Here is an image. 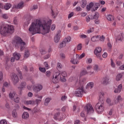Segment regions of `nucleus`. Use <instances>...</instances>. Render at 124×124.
I'll list each match as a JSON object with an SVG mask.
<instances>
[{"label": "nucleus", "instance_id": "f257e3e1", "mask_svg": "<svg viewBox=\"0 0 124 124\" xmlns=\"http://www.w3.org/2000/svg\"><path fill=\"white\" fill-rule=\"evenodd\" d=\"M52 20L49 18H45L42 20L37 19L34 22L31 23L29 31L32 35L36 33L46 34L49 33L51 31Z\"/></svg>", "mask_w": 124, "mask_h": 124}, {"label": "nucleus", "instance_id": "a19ab883", "mask_svg": "<svg viewBox=\"0 0 124 124\" xmlns=\"http://www.w3.org/2000/svg\"><path fill=\"white\" fill-rule=\"evenodd\" d=\"M98 18H99V14L98 12H96L93 16V19H97Z\"/></svg>", "mask_w": 124, "mask_h": 124}, {"label": "nucleus", "instance_id": "2f4dec72", "mask_svg": "<svg viewBox=\"0 0 124 124\" xmlns=\"http://www.w3.org/2000/svg\"><path fill=\"white\" fill-rule=\"evenodd\" d=\"M123 77V74L120 73V74H118L116 77V81H120L121 80V79H122V78Z\"/></svg>", "mask_w": 124, "mask_h": 124}, {"label": "nucleus", "instance_id": "0eeeda50", "mask_svg": "<svg viewBox=\"0 0 124 124\" xmlns=\"http://www.w3.org/2000/svg\"><path fill=\"white\" fill-rule=\"evenodd\" d=\"M99 6H100V3H93V2H91L87 5L86 9L87 11H90V10H91V11H92L93 12V11H96V10H97Z\"/></svg>", "mask_w": 124, "mask_h": 124}, {"label": "nucleus", "instance_id": "de8ad7c7", "mask_svg": "<svg viewBox=\"0 0 124 124\" xmlns=\"http://www.w3.org/2000/svg\"><path fill=\"white\" fill-rule=\"evenodd\" d=\"M9 16V15L8 14H4L2 15V18H3L4 19H8Z\"/></svg>", "mask_w": 124, "mask_h": 124}, {"label": "nucleus", "instance_id": "b1692460", "mask_svg": "<svg viewBox=\"0 0 124 124\" xmlns=\"http://www.w3.org/2000/svg\"><path fill=\"white\" fill-rule=\"evenodd\" d=\"M24 103L26 104V105H35V102L33 100H26L24 101Z\"/></svg>", "mask_w": 124, "mask_h": 124}, {"label": "nucleus", "instance_id": "6e6552de", "mask_svg": "<svg viewBox=\"0 0 124 124\" xmlns=\"http://www.w3.org/2000/svg\"><path fill=\"white\" fill-rule=\"evenodd\" d=\"M11 78L12 82H13L14 85H17L19 83V77L17 74L15 73L12 74Z\"/></svg>", "mask_w": 124, "mask_h": 124}, {"label": "nucleus", "instance_id": "13d9d810", "mask_svg": "<svg viewBox=\"0 0 124 124\" xmlns=\"http://www.w3.org/2000/svg\"><path fill=\"white\" fill-rule=\"evenodd\" d=\"M81 49H82V44H79L78 45L77 50H78V51H80V50H81Z\"/></svg>", "mask_w": 124, "mask_h": 124}, {"label": "nucleus", "instance_id": "603ef678", "mask_svg": "<svg viewBox=\"0 0 124 124\" xmlns=\"http://www.w3.org/2000/svg\"><path fill=\"white\" fill-rule=\"evenodd\" d=\"M37 8H38V6H37V5H34L32 8H31V10L32 11V10H35V9H37Z\"/></svg>", "mask_w": 124, "mask_h": 124}, {"label": "nucleus", "instance_id": "338daca9", "mask_svg": "<svg viewBox=\"0 0 124 124\" xmlns=\"http://www.w3.org/2000/svg\"><path fill=\"white\" fill-rule=\"evenodd\" d=\"M55 29H56V25L55 24H52L51 27V31H55Z\"/></svg>", "mask_w": 124, "mask_h": 124}, {"label": "nucleus", "instance_id": "864d4df0", "mask_svg": "<svg viewBox=\"0 0 124 124\" xmlns=\"http://www.w3.org/2000/svg\"><path fill=\"white\" fill-rule=\"evenodd\" d=\"M51 14H52V16H53V17H55L57 16V13H56V12H55L54 10H51Z\"/></svg>", "mask_w": 124, "mask_h": 124}, {"label": "nucleus", "instance_id": "69168bd1", "mask_svg": "<svg viewBox=\"0 0 124 124\" xmlns=\"http://www.w3.org/2000/svg\"><path fill=\"white\" fill-rule=\"evenodd\" d=\"M111 65L112 67H115L116 66V65H115V63H114L112 59H111Z\"/></svg>", "mask_w": 124, "mask_h": 124}, {"label": "nucleus", "instance_id": "dca6fc26", "mask_svg": "<svg viewBox=\"0 0 124 124\" xmlns=\"http://www.w3.org/2000/svg\"><path fill=\"white\" fill-rule=\"evenodd\" d=\"M101 50L102 49L100 47H97L94 50V53L98 58H100V57H101V55L100 54Z\"/></svg>", "mask_w": 124, "mask_h": 124}, {"label": "nucleus", "instance_id": "680f3d73", "mask_svg": "<svg viewBox=\"0 0 124 124\" xmlns=\"http://www.w3.org/2000/svg\"><path fill=\"white\" fill-rule=\"evenodd\" d=\"M40 102H41V99H36L35 100V103H36L37 105H38V104H40Z\"/></svg>", "mask_w": 124, "mask_h": 124}, {"label": "nucleus", "instance_id": "8fccbe9b", "mask_svg": "<svg viewBox=\"0 0 124 124\" xmlns=\"http://www.w3.org/2000/svg\"><path fill=\"white\" fill-rule=\"evenodd\" d=\"M3 80V73L2 72L0 71V82Z\"/></svg>", "mask_w": 124, "mask_h": 124}, {"label": "nucleus", "instance_id": "2eb2a0df", "mask_svg": "<svg viewBox=\"0 0 124 124\" xmlns=\"http://www.w3.org/2000/svg\"><path fill=\"white\" fill-rule=\"evenodd\" d=\"M111 82L110 77L108 76L105 77L103 79V84L105 85H109Z\"/></svg>", "mask_w": 124, "mask_h": 124}, {"label": "nucleus", "instance_id": "412c9836", "mask_svg": "<svg viewBox=\"0 0 124 124\" xmlns=\"http://www.w3.org/2000/svg\"><path fill=\"white\" fill-rule=\"evenodd\" d=\"M114 103L115 104H117L120 102V101H123V98H122V96L121 95H118L114 98Z\"/></svg>", "mask_w": 124, "mask_h": 124}, {"label": "nucleus", "instance_id": "a211bd4d", "mask_svg": "<svg viewBox=\"0 0 124 124\" xmlns=\"http://www.w3.org/2000/svg\"><path fill=\"white\" fill-rule=\"evenodd\" d=\"M66 116L61 117V115L60 114V112H58L56 113L54 116V120H58V121H61V120H62V119H64Z\"/></svg>", "mask_w": 124, "mask_h": 124}, {"label": "nucleus", "instance_id": "09e8293b", "mask_svg": "<svg viewBox=\"0 0 124 124\" xmlns=\"http://www.w3.org/2000/svg\"><path fill=\"white\" fill-rule=\"evenodd\" d=\"M44 64L46 69H49V68H50V66L48 64V62H44Z\"/></svg>", "mask_w": 124, "mask_h": 124}, {"label": "nucleus", "instance_id": "7ed1b4c3", "mask_svg": "<svg viewBox=\"0 0 124 124\" xmlns=\"http://www.w3.org/2000/svg\"><path fill=\"white\" fill-rule=\"evenodd\" d=\"M99 100V102L95 105V108L98 114H101L104 111V92H100Z\"/></svg>", "mask_w": 124, "mask_h": 124}, {"label": "nucleus", "instance_id": "c9c22d12", "mask_svg": "<svg viewBox=\"0 0 124 124\" xmlns=\"http://www.w3.org/2000/svg\"><path fill=\"white\" fill-rule=\"evenodd\" d=\"M63 41L66 44H67V43H69V42H70V41H71V37L69 36L67 37L64 39Z\"/></svg>", "mask_w": 124, "mask_h": 124}, {"label": "nucleus", "instance_id": "bf43d9fd", "mask_svg": "<svg viewBox=\"0 0 124 124\" xmlns=\"http://www.w3.org/2000/svg\"><path fill=\"white\" fill-rule=\"evenodd\" d=\"M99 40L100 41L103 42V41H104V40L105 39V37H104V36L102 35V36L99 37Z\"/></svg>", "mask_w": 124, "mask_h": 124}, {"label": "nucleus", "instance_id": "58836bf2", "mask_svg": "<svg viewBox=\"0 0 124 124\" xmlns=\"http://www.w3.org/2000/svg\"><path fill=\"white\" fill-rule=\"evenodd\" d=\"M30 57V52L29 51V50L27 49V50L25 51V52L24 53V58L25 59H27Z\"/></svg>", "mask_w": 124, "mask_h": 124}, {"label": "nucleus", "instance_id": "4468645a", "mask_svg": "<svg viewBox=\"0 0 124 124\" xmlns=\"http://www.w3.org/2000/svg\"><path fill=\"white\" fill-rule=\"evenodd\" d=\"M42 89H43V86L41 84H37V86H34L33 88V91L35 93H38L40 92V91H42Z\"/></svg>", "mask_w": 124, "mask_h": 124}, {"label": "nucleus", "instance_id": "6e6d98bb", "mask_svg": "<svg viewBox=\"0 0 124 124\" xmlns=\"http://www.w3.org/2000/svg\"><path fill=\"white\" fill-rule=\"evenodd\" d=\"M60 58H61V59H65V54L64 53H62L60 54Z\"/></svg>", "mask_w": 124, "mask_h": 124}, {"label": "nucleus", "instance_id": "9d476101", "mask_svg": "<svg viewBox=\"0 0 124 124\" xmlns=\"http://www.w3.org/2000/svg\"><path fill=\"white\" fill-rule=\"evenodd\" d=\"M94 86V83L93 82H90L87 83V85L85 87V91L86 93H89V91L92 90L93 88V86Z\"/></svg>", "mask_w": 124, "mask_h": 124}, {"label": "nucleus", "instance_id": "37998d69", "mask_svg": "<svg viewBox=\"0 0 124 124\" xmlns=\"http://www.w3.org/2000/svg\"><path fill=\"white\" fill-rule=\"evenodd\" d=\"M57 65V69H62V65L60 62H58Z\"/></svg>", "mask_w": 124, "mask_h": 124}, {"label": "nucleus", "instance_id": "c03bdc74", "mask_svg": "<svg viewBox=\"0 0 124 124\" xmlns=\"http://www.w3.org/2000/svg\"><path fill=\"white\" fill-rule=\"evenodd\" d=\"M86 74H88V72L86 70L82 71L80 73V76H83V75H86Z\"/></svg>", "mask_w": 124, "mask_h": 124}, {"label": "nucleus", "instance_id": "f8f14e48", "mask_svg": "<svg viewBox=\"0 0 124 124\" xmlns=\"http://www.w3.org/2000/svg\"><path fill=\"white\" fill-rule=\"evenodd\" d=\"M61 33H62V31L59 30L57 33L55 35L54 38V41L55 43H59L60 42V39L61 38Z\"/></svg>", "mask_w": 124, "mask_h": 124}, {"label": "nucleus", "instance_id": "7c9ffc66", "mask_svg": "<svg viewBox=\"0 0 124 124\" xmlns=\"http://www.w3.org/2000/svg\"><path fill=\"white\" fill-rule=\"evenodd\" d=\"M17 95V94H16V93H15V92H12V93H10L9 94V96L10 97V98H11V99H13Z\"/></svg>", "mask_w": 124, "mask_h": 124}, {"label": "nucleus", "instance_id": "4c0bfd02", "mask_svg": "<svg viewBox=\"0 0 124 124\" xmlns=\"http://www.w3.org/2000/svg\"><path fill=\"white\" fill-rule=\"evenodd\" d=\"M66 46V44L63 41L59 46V48H63Z\"/></svg>", "mask_w": 124, "mask_h": 124}, {"label": "nucleus", "instance_id": "49530a36", "mask_svg": "<svg viewBox=\"0 0 124 124\" xmlns=\"http://www.w3.org/2000/svg\"><path fill=\"white\" fill-rule=\"evenodd\" d=\"M17 71L18 74H19L20 79H23V76L22 75V72H21L20 71V70H19V69H17Z\"/></svg>", "mask_w": 124, "mask_h": 124}, {"label": "nucleus", "instance_id": "5701e85b", "mask_svg": "<svg viewBox=\"0 0 124 124\" xmlns=\"http://www.w3.org/2000/svg\"><path fill=\"white\" fill-rule=\"evenodd\" d=\"M13 57L14 58L16 61H18V60H20V58L21 57V55L19 53H18L17 52H15L13 54Z\"/></svg>", "mask_w": 124, "mask_h": 124}, {"label": "nucleus", "instance_id": "a878e982", "mask_svg": "<svg viewBox=\"0 0 124 124\" xmlns=\"http://www.w3.org/2000/svg\"><path fill=\"white\" fill-rule=\"evenodd\" d=\"M51 100H52V98H50V97L46 98L45 100L44 105L45 106H48Z\"/></svg>", "mask_w": 124, "mask_h": 124}, {"label": "nucleus", "instance_id": "0e129e2a", "mask_svg": "<svg viewBox=\"0 0 124 124\" xmlns=\"http://www.w3.org/2000/svg\"><path fill=\"white\" fill-rule=\"evenodd\" d=\"M80 15L81 17H85V16H87V13L81 12Z\"/></svg>", "mask_w": 124, "mask_h": 124}, {"label": "nucleus", "instance_id": "774afa93", "mask_svg": "<svg viewBox=\"0 0 124 124\" xmlns=\"http://www.w3.org/2000/svg\"><path fill=\"white\" fill-rule=\"evenodd\" d=\"M80 38H87V35L85 34H81L79 35Z\"/></svg>", "mask_w": 124, "mask_h": 124}, {"label": "nucleus", "instance_id": "a18cd8bd", "mask_svg": "<svg viewBox=\"0 0 124 124\" xmlns=\"http://www.w3.org/2000/svg\"><path fill=\"white\" fill-rule=\"evenodd\" d=\"M94 31V30L93 29V28L92 27V28H90L89 30L87 31V33H91V32H93Z\"/></svg>", "mask_w": 124, "mask_h": 124}, {"label": "nucleus", "instance_id": "ddd939ff", "mask_svg": "<svg viewBox=\"0 0 124 124\" xmlns=\"http://www.w3.org/2000/svg\"><path fill=\"white\" fill-rule=\"evenodd\" d=\"M23 7H24V2H21L17 5H14L12 11H14L15 9H21V8H23Z\"/></svg>", "mask_w": 124, "mask_h": 124}, {"label": "nucleus", "instance_id": "79ce46f5", "mask_svg": "<svg viewBox=\"0 0 124 124\" xmlns=\"http://www.w3.org/2000/svg\"><path fill=\"white\" fill-rule=\"evenodd\" d=\"M32 18V16H30L28 19H27V23L26 25H29L30 23H31V18Z\"/></svg>", "mask_w": 124, "mask_h": 124}, {"label": "nucleus", "instance_id": "e2e57ef3", "mask_svg": "<svg viewBox=\"0 0 124 124\" xmlns=\"http://www.w3.org/2000/svg\"><path fill=\"white\" fill-rule=\"evenodd\" d=\"M46 75L47 77H50V76H51V72L50 71H46Z\"/></svg>", "mask_w": 124, "mask_h": 124}, {"label": "nucleus", "instance_id": "5fc2aeb1", "mask_svg": "<svg viewBox=\"0 0 124 124\" xmlns=\"http://www.w3.org/2000/svg\"><path fill=\"white\" fill-rule=\"evenodd\" d=\"M114 112H115V110H114V109H111L108 112V115H109V116H112V115H113V114H114Z\"/></svg>", "mask_w": 124, "mask_h": 124}, {"label": "nucleus", "instance_id": "4d7b16f0", "mask_svg": "<svg viewBox=\"0 0 124 124\" xmlns=\"http://www.w3.org/2000/svg\"><path fill=\"white\" fill-rule=\"evenodd\" d=\"M0 124H7V122H6V120H1L0 121Z\"/></svg>", "mask_w": 124, "mask_h": 124}, {"label": "nucleus", "instance_id": "f03ea898", "mask_svg": "<svg viewBox=\"0 0 124 124\" xmlns=\"http://www.w3.org/2000/svg\"><path fill=\"white\" fill-rule=\"evenodd\" d=\"M66 75V72L64 71H62L61 74L59 72H55L50 79V81H51L52 83H54V84H57V83L59 82V78H60L62 82H65V81H66L65 79Z\"/></svg>", "mask_w": 124, "mask_h": 124}, {"label": "nucleus", "instance_id": "9b49d317", "mask_svg": "<svg viewBox=\"0 0 124 124\" xmlns=\"http://www.w3.org/2000/svg\"><path fill=\"white\" fill-rule=\"evenodd\" d=\"M116 42L119 43L121 41H124V33H121L120 34L117 35L115 37Z\"/></svg>", "mask_w": 124, "mask_h": 124}, {"label": "nucleus", "instance_id": "f3484780", "mask_svg": "<svg viewBox=\"0 0 124 124\" xmlns=\"http://www.w3.org/2000/svg\"><path fill=\"white\" fill-rule=\"evenodd\" d=\"M83 79H85V78H76L74 77H70L69 78V82H73V81H76L77 82V83L79 85V82H80V81H81Z\"/></svg>", "mask_w": 124, "mask_h": 124}, {"label": "nucleus", "instance_id": "6ab92c4d", "mask_svg": "<svg viewBox=\"0 0 124 124\" xmlns=\"http://www.w3.org/2000/svg\"><path fill=\"white\" fill-rule=\"evenodd\" d=\"M76 57V55H74L73 57L71 58V62L73 63V64H78L79 63V61H78V58H75Z\"/></svg>", "mask_w": 124, "mask_h": 124}, {"label": "nucleus", "instance_id": "aec40b11", "mask_svg": "<svg viewBox=\"0 0 124 124\" xmlns=\"http://www.w3.org/2000/svg\"><path fill=\"white\" fill-rule=\"evenodd\" d=\"M122 89H123V85L122 84L118 85L117 88H115L114 92L115 93H120L122 92Z\"/></svg>", "mask_w": 124, "mask_h": 124}, {"label": "nucleus", "instance_id": "f704fd0d", "mask_svg": "<svg viewBox=\"0 0 124 124\" xmlns=\"http://www.w3.org/2000/svg\"><path fill=\"white\" fill-rule=\"evenodd\" d=\"M14 101L15 102H16V103H19V102L20 101V98L19 97V96L16 94V95L14 97Z\"/></svg>", "mask_w": 124, "mask_h": 124}, {"label": "nucleus", "instance_id": "3c124183", "mask_svg": "<svg viewBox=\"0 0 124 124\" xmlns=\"http://www.w3.org/2000/svg\"><path fill=\"white\" fill-rule=\"evenodd\" d=\"M39 69L41 72H43L44 73L46 72V69L45 68L39 67Z\"/></svg>", "mask_w": 124, "mask_h": 124}, {"label": "nucleus", "instance_id": "1a4fd4ad", "mask_svg": "<svg viewBox=\"0 0 124 124\" xmlns=\"http://www.w3.org/2000/svg\"><path fill=\"white\" fill-rule=\"evenodd\" d=\"M84 109L87 114H91V113H93L94 112L93 106H92L91 104H88L84 108Z\"/></svg>", "mask_w": 124, "mask_h": 124}, {"label": "nucleus", "instance_id": "ea45409f", "mask_svg": "<svg viewBox=\"0 0 124 124\" xmlns=\"http://www.w3.org/2000/svg\"><path fill=\"white\" fill-rule=\"evenodd\" d=\"M86 5H87V1L86 0H83L81 4V7H82V8H85Z\"/></svg>", "mask_w": 124, "mask_h": 124}, {"label": "nucleus", "instance_id": "c756f323", "mask_svg": "<svg viewBox=\"0 0 124 124\" xmlns=\"http://www.w3.org/2000/svg\"><path fill=\"white\" fill-rule=\"evenodd\" d=\"M22 119H28V118H29V117H30V114H29V113L27 112H24L23 114H22Z\"/></svg>", "mask_w": 124, "mask_h": 124}, {"label": "nucleus", "instance_id": "39448f33", "mask_svg": "<svg viewBox=\"0 0 124 124\" xmlns=\"http://www.w3.org/2000/svg\"><path fill=\"white\" fill-rule=\"evenodd\" d=\"M86 79H82L79 81V87L77 89L75 92L76 96L78 97H81L83 96V93H87L86 90H84V84L86 83Z\"/></svg>", "mask_w": 124, "mask_h": 124}, {"label": "nucleus", "instance_id": "bb28decb", "mask_svg": "<svg viewBox=\"0 0 124 124\" xmlns=\"http://www.w3.org/2000/svg\"><path fill=\"white\" fill-rule=\"evenodd\" d=\"M92 41L93 42H96V41H98L99 40V36L98 35H95L92 37L91 38Z\"/></svg>", "mask_w": 124, "mask_h": 124}, {"label": "nucleus", "instance_id": "4be33fe9", "mask_svg": "<svg viewBox=\"0 0 124 124\" xmlns=\"http://www.w3.org/2000/svg\"><path fill=\"white\" fill-rule=\"evenodd\" d=\"M26 86H27V83L25 81H22L21 82L20 84L19 85V86L18 87V89L20 90V91H22L23 89L26 88Z\"/></svg>", "mask_w": 124, "mask_h": 124}, {"label": "nucleus", "instance_id": "cd10ccee", "mask_svg": "<svg viewBox=\"0 0 124 124\" xmlns=\"http://www.w3.org/2000/svg\"><path fill=\"white\" fill-rule=\"evenodd\" d=\"M100 70V68H99V67L98 66V65L97 64H95L93 66V71L95 73H97L98 71Z\"/></svg>", "mask_w": 124, "mask_h": 124}, {"label": "nucleus", "instance_id": "052dcab7", "mask_svg": "<svg viewBox=\"0 0 124 124\" xmlns=\"http://www.w3.org/2000/svg\"><path fill=\"white\" fill-rule=\"evenodd\" d=\"M90 17H91V15L86 17V21L87 22V23H89L91 20V18Z\"/></svg>", "mask_w": 124, "mask_h": 124}, {"label": "nucleus", "instance_id": "e433bc0d", "mask_svg": "<svg viewBox=\"0 0 124 124\" xmlns=\"http://www.w3.org/2000/svg\"><path fill=\"white\" fill-rule=\"evenodd\" d=\"M107 103L109 106H112V105H113L114 103L111 101V99L108 98L106 100Z\"/></svg>", "mask_w": 124, "mask_h": 124}, {"label": "nucleus", "instance_id": "72a5a7b5", "mask_svg": "<svg viewBox=\"0 0 124 124\" xmlns=\"http://www.w3.org/2000/svg\"><path fill=\"white\" fill-rule=\"evenodd\" d=\"M12 117L15 118L18 117V114H17V111H16V109H14L12 111Z\"/></svg>", "mask_w": 124, "mask_h": 124}, {"label": "nucleus", "instance_id": "c85d7f7f", "mask_svg": "<svg viewBox=\"0 0 124 124\" xmlns=\"http://www.w3.org/2000/svg\"><path fill=\"white\" fill-rule=\"evenodd\" d=\"M85 56V53H83L81 55L76 54V56L75 58H78V60H81V59H83V58H84Z\"/></svg>", "mask_w": 124, "mask_h": 124}, {"label": "nucleus", "instance_id": "423d86ee", "mask_svg": "<svg viewBox=\"0 0 124 124\" xmlns=\"http://www.w3.org/2000/svg\"><path fill=\"white\" fill-rule=\"evenodd\" d=\"M13 44L15 45L16 48L20 47V50L23 51L25 49L26 43L23 41V40L20 37H16L13 41Z\"/></svg>", "mask_w": 124, "mask_h": 124}, {"label": "nucleus", "instance_id": "393cba45", "mask_svg": "<svg viewBox=\"0 0 124 124\" xmlns=\"http://www.w3.org/2000/svg\"><path fill=\"white\" fill-rule=\"evenodd\" d=\"M11 6H12L11 3H6L4 5V9L5 10H9V9H10V8H11Z\"/></svg>", "mask_w": 124, "mask_h": 124}, {"label": "nucleus", "instance_id": "473e14b6", "mask_svg": "<svg viewBox=\"0 0 124 124\" xmlns=\"http://www.w3.org/2000/svg\"><path fill=\"white\" fill-rule=\"evenodd\" d=\"M107 19L108 21H114V16L111 15H108L107 16Z\"/></svg>", "mask_w": 124, "mask_h": 124}, {"label": "nucleus", "instance_id": "20e7f679", "mask_svg": "<svg viewBox=\"0 0 124 124\" xmlns=\"http://www.w3.org/2000/svg\"><path fill=\"white\" fill-rule=\"evenodd\" d=\"M13 32H14V27L11 25L5 24L0 27V33L3 36H5L8 33L12 34Z\"/></svg>", "mask_w": 124, "mask_h": 124}]
</instances>
